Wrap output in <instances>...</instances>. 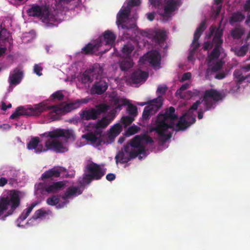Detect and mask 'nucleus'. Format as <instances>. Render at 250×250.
Masks as SVG:
<instances>
[{"label":"nucleus","mask_w":250,"mask_h":250,"mask_svg":"<svg viewBox=\"0 0 250 250\" xmlns=\"http://www.w3.org/2000/svg\"><path fill=\"white\" fill-rule=\"evenodd\" d=\"M142 143H145L146 144H152L154 143L153 139L149 136L146 134H141L140 135Z\"/></svg>","instance_id":"51"},{"label":"nucleus","mask_w":250,"mask_h":250,"mask_svg":"<svg viewBox=\"0 0 250 250\" xmlns=\"http://www.w3.org/2000/svg\"><path fill=\"white\" fill-rule=\"evenodd\" d=\"M133 62L131 57H121L119 61V66L122 71H126L133 66Z\"/></svg>","instance_id":"28"},{"label":"nucleus","mask_w":250,"mask_h":250,"mask_svg":"<svg viewBox=\"0 0 250 250\" xmlns=\"http://www.w3.org/2000/svg\"><path fill=\"white\" fill-rule=\"evenodd\" d=\"M129 145L130 147L134 148L142 149V147H143V150H145V147L141 141L140 135L135 136L131 140L130 145Z\"/></svg>","instance_id":"34"},{"label":"nucleus","mask_w":250,"mask_h":250,"mask_svg":"<svg viewBox=\"0 0 250 250\" xmlns=\"http://www.w3.org/2000/svg\"><path fill=\"white\" fill-rule=\"evenodd\" d=\"M167 89V86H159L157 90V92L161 94H164L166 92Z\"/></svg>","instance_id":"60"},{"label":"nucleus","mask_w":250,"mask_h":250,"mask_svg":"<svg viewBox=\"0 0 250 250\" xmlns=\"http://www.w3.org/2000/svg\"><path fill=\"white\" fill-rule=\"evenodd\" d=\"M150 103L151 104L145 106L142 114V119L143 121H147L149 119L150 116L154 114L162 106L163 100L161 96L153 99Z\"/></svg>","instance_id":"10"},{"label":"nucleus","mask_w":250,"mask_h":250,"mask_svg":"<svg viewBox=\"0 0 250 250\" xmlns=\"http://www.w3.org/2000/svg\"><path fill=\"white\" fill-rule=\"evenodd\" d=\"M101 46L100 43H89L86 45L83 49L82 51L85 54H93L99 50V48Z\"/></svg>","instance_id":"31"},{"label":"nucleus","mask_w":250,"mask_h":250,"mask_svg":"<svg viewBox=\"0 0 250 250\" xmlns=\"http://www.w3.org/2000/svg\"><path fill=\"white\" fill-rule=\"evenodd\" d=\"M27 13L29 16L36 17L45 23L49 22L52 19V15L46 6L32 4L27 10Z\"/></svg>","instance_id":"5"},{"label":"nucleus","mask_w":250,"mask_h":250,"mask_svg":"<svg viewBox=\"0 0 250 250\" xmlns=\"http://www.w3.org/2000/svg\"><path fill=\"white\" fill-rule=\"evenodd\" d=\"M79 102L74 101L63 105H49L46 102H41L42 113L47 110H51L49 112V117L52 121L58 120L60 116L69 112L72 110L79 108Z\"/></svg>","instance_id":"3"},{"label":"nucleus","mask_w":250,"mask_h":250,"mask_svg":"<svg viewBox=\"0 0 250 250\" xmlns=\"http://www.w3.org/2000/svg\"><path fill=\"white\" fill-rule=\"evenodd\" d=\"M61 171L59 169L56 168H51L47 171H45L42 175L41 178L42 180L52 178L53 177L57 178L60 176Z\"/></svg>","instance_id":"29"},{"label":"nucleus","mask_w":250,"mask_h":250,"mask_svg":"<svg viewBox=\"0 0 250 250\" xmlns=\"http://www.w3.org/2000/svg\"><path fill=\"white\" fill-rule=\"evenodd\" d=\"M129 144L125 145L123 148H122L121 151H119L115 156L116 163H118V160L121 164L127 163L130 161L129 157Z\"/></svg>","instance_id":"24"},{"label":"nucleus","mask_w":250,"mask_h":250,"mask_svg":"<svg viewBox=\"0 0 250 250\" xmlns=\"http://www.w3.org/2000/svg\"><path fill=\"white\" fill-rule=\"evenodd\" d=\"M47 150H48V149L46 147L44 148L42 145L38 144V146L36 147L35 152L37 153H40L42 151H46Z\"/></svg>","instance_id":"57"},{"label":"nucleus","mask_w":250,"mask_h":250,"mask_svg":"<svg viewBox=\"0 0 250 250\" xmlns=\"http://www.w3.org/2000/svg\"><path fill=\"white\" fill-rule=\"evenodd\" d=\"M140 129V128L136 125L129 126L126 131L125 134L127 136L133 135L137 133Z\"/></svg>","instance_id":"46"},{"label":"nucleus","mask_w":250,"mask_h":250,"mask_svg":"<svg viewBox=\"0 0 250 250\" xmlns=\"http://www.w3.org/2000/svg\"><path fill=\"white\" fill-rule=\"evenodd\" d=\"M45 134L52 139L61 137L66 139L74 138L73 131L71 129H57L45 133Z\"/></svg>","instance_id":"19"},{"label":"nucleus","mask_w":250,"mask_h":250,"mask_svg":"<svg viewBox=\"0 0 250 250\" xmlns=\"http://www.w3.org/2000/svg\"><path fill=\"white\" fill-rule=\"evenodd\" d=\"M116 39V35L110 30L105 31L103 37L100 38V45L102 43H105L106 45H112Z\"/></svg>","instance_id":"25"},{"label":"nucleus","mask_w":250,"mask_h":250,"mask_svg":"<svg viewBox=\"0 0 250 250\" xmlns=\"http://www.w3.org/2000/svg\"><path fill=\"white\" fill-rule=\"evenodd\" d=\"M249 44L246 42L241 47H236L233 50L235 55L238 57H243L246 55L249 48Z\"/></svg>","instance_id":"33"},{"label":"nucleus","mask_w":250,"mask_h":250,"mask_svg":"<svg viewBox=\"0 0 250 250\" xmlns=\"http://www.w3.org/2000/svg\"><path fill=\"white\" fill-rule=\"evenodd\" d=\"M82 193V191L81 190L80 188L78 187H70L66 190L64 194L61 196L62 198L64 200V201L59 204L57 208H63L65 205L69 203L67 200L73 197H76L78 195H80Z\"/></svg>","instance_id":"15"},{"label":"nucleus","mask_w":250,"mask_h":250,"mask_svg":"<svg viewBox=\"0 0 250 250\" xmlns=\"http://www.w3.org/2000/svg\"><path fill=\"white\" fill-rule=\"evenodd\" d=\"M134 118H135L131 116H124L121 119V122L125 127L130 125L134 121Z\"/></svg>","instance_id":"48"},{"label":"nucleus","mask_w":250,"mask_h":250,"mask_svg":"<svg viewBox=\"0 0 250 250\" xmlns=\"http://www.w3.org/2000/svg\"><path fill=\"white\" fill-rule=\"evenodd\" d=\"M131 11L129 6H126L123 9H121L117 15L116 23L119 24L124 23L126 20L128 19Z\"/></svg>","instance_id":"26"},{"label":"nucleus","mask_w":250,"mask_h":250,"mask_svg":"<svg viewBox=\"0 0 250 250\" xmlns=\"http://www.w3.org/2000/svg\"><path fill=\"white\" fill-rule=\"evenodd\" d=\"M134 49V46L130 42L125 44L121 50V57H131V54Z\"/></svg>","instance_id":"30"},{"label":"nucleus","mask_w":250,"mask_h":250,"mask_svg":"<svg viewBox=\"0 0 250 250\" xmlns=\"http://www.w3.org/2000/svg\"><path fill=\"white\" fill-rule=\"evenodd\" d=\"M139 61L143 63L147 62L153 67H159L160 65L161 55L157 51L153 50L142 57Z\"/></svg>","instance_id":"14"},{"label":"nucleus","mask_w":250,"mask_h":250,"mask_svg":"<svg viewBox=\"0 0 250 250\" xmlns=\"http://www.w3.org/2000/svg\"><path fill=\"white\" fill-rule=\"evenodd\" d=\"M245 16L241 12L238 11L233 13L230 18L229 22L232 24L237 22H241L244 20Z\"/></svg>","instance_id":"36"},{"label":"nucleus","mask_w":250,"mask_h":250,"mask_svg":"<svg viewBox=\"0 0 250 250\" xmlns=\"http://www.w3.org/2000/svg\"><path fill=\"white\" fill-rule=\"evenodd\" d=\"M141 4V0H129L126 6L132 7L139 6Z\"/></svg>","instance_id":"53"},{"label":"nucleus","mask_w":250,"mask_h":250,"mask_svg":"<svg viewBox=\"0 0 250 250\" xmlns=\"http://www.w3.org/2000/svg\"><path fill=\"white\" fill-rule=\"evenodd\" d=\"M210 36L213 35L212 43L214 44V47L211 52L210 57L211 59H218L220 55V52L222 49V44L223 42L222 36L223 34V29L220 28V26L216 27L214 25H211L209 27Z\"/></svg>","instance_id":"4"},{"label":"nucleus","mask_w":250,"mask_h":250,"mask_svg":"<svg viewBox=\"0 0 250 250\" xmlns=\"http://www.w3.org/2000/svg\"><path fill=\"white\" fill-rule=\"evenodd\" d=\"M145 150H143V148L142 147V149H137L136 150H135V148L132 147H130L129 146V157L130 158V161L132 159L136 158L139 154H143L145 153Z\"/></svg>","instance_id":"39"},{"label":"nucleus","mask_w":250,"mask_h":250,"mask_svg":"<svg viewBox=\"0 0 250 250\" xmlns=\"http://www.w3.org/2000/svg\"><path fill=\"white\" fill-rule=\"evenodd\" d=\"M202 101L198 100L196 102L193 104L190 107L189 110H196L198 108L199 105L202 103ZM190 111L186 113L183 115L181 117L177 122V123L175 125V129L177 130H184L187 127L191 125L194 124L196 121V119L195 117L192 116L190 115L189 113Z\"/></svg>","instance_id":"6"},{"label":"nucleus","mask_w":250,"mask_h":250,"mask_svg":"<svg viewBox=\"0 0 250 250\" xmlns=\"http://www.w3.org/2000/svg\"><path fill=\"white\" fill-rule=\"evenodd\" d=\"M165 32L162 30L156 31L154 33L153 40L158 43H163L166 40Z\"/></svg>","instance_id":"38"},{"label":"nucleus","mask_w":250,"mask_h":250,"mask_svg":"<svg viewBox=\"0 0 250 250\" xmlns=\"http://www.w3.org/2000/svg\"><path fill=\"white\" fill-rule=\"evenodd\" d=\"M20 192L17 190H8L0 196V219L5 221L20 206Z\"/></svg>","instance_id":"2"},{"label":"nucleus","mask_w":250,"mask_h":250,"mask_svg":"<svg viewBox=\"0 0 250 250\" xmlns=\"http://www.w3.org/2000/svg\"><path fill=\"white\" fill-rule=\"evenodd\" d=\"M181 4V0H167L164 8L163 16L166 17H171L172 13L177 10Z\"/></svg>","instance_id":"18"},{"label":"nucleus","mask_w":250,"mask_h":250,"mask_svg":"<svg viewBox=\"0 0 250 250\" xmlns=\"http://www.w3.org/2000/svg\"><path fill=\"white\" fill-rule=\"evenodd\" d=\"M85 171L88 172L93 179L96 180L101 179L105 174V172L100 165L93 162L86 165Z\"/></svg>","instance_id":"13"},{"label":"nucleus","mask_w":250,"mask_h":250,"mask_svg":"<svg viewBox=\"0 0 250 250\" xmlns=\"http://www.w3.org/2000/svg\"><path fill=\"white\" fill-rule=\"evenodd\" d=\"M244 33V30L241 28H235L231 31V36L234 39H239Z\"/></svg>","instance_id":"41"},{"label":"nucleus","mask_w":250,"mask_h":250,"mask_svg":"<svg viewBox=\"0 0 250 250\" xmlns=\"http://www.w3.org/2000/svg\"><path fill=\"white\" fill-rule=\"evenodd\" d=\"M23 72L19 68H16L10 74L8 81L10 85H17L19 84L22 78Z\"/></svg>","instance_id":"23"},{"label":"nucleus","mask_w":250,"mask_h":250,"mask_svg":"<svg viewBox=\"0 0 250 250\" xmlns=\"http://www.w3.org/2000/svg\"><path fill=\"white\" fill-rule=\"evenodd\" d=\"M40 143V139L38 137H34L31 139L28 143L27 147L29 150H33L36 149L38 144Z\"/></svg>","instance_id":"42"},{"label":"nucleus","mask_w":250,"mask_h":250,"mask_svg":"<svg viewBox=\"0 0 250 250\" xmlns=\"http://www.w3.org/2000/svg\"><path fill=\"white\" fill-rule=\"evenodd\" d=\"M102 69L98 64H94L91 68L86 70L80 76L81 82L83 84L91 83L95 75L102 74Z\"/></svg>","instance_id":"11"},{"label":"nucleus","mask_w":250,"mask_h":250,"mask_svg":"<svg viewBox=\"0 0 250 250\" xmlns=\"http://www.w3.org/2000/svg\"><path fill=\"white\" fill-rule=\"evenodd\" d=\"M119 26H120L123 29H126L127 30L135 29L137 26L136 24L134 22L129 23L128 22H126L125 21L124 23L119 24Z\"/></svg>","instance_id":"50"},{"label":"nucleus","mask_w":250,"mask_h":250,"mask_svg":"<svg viewBox=\"0 0 250 250\" xmlns=\"http://www.w3.org/2000/svg\"><path fill=\"white\" fill-rule=\"evenodd\" d=\"M8 183V180L5 177L0 178V187H3Z\"/></svg>","instance_id":"63"},{"label":"nucleus","mask_w":250,"mask_h":250,"mask_svg":"<svg viewBox=\"0 0 250 250\" xmlns=\"http://www.w3.org/2000/svg\"><path fill=\"white\" fill-rule=\"evenodd\" d=\"M42 70V66L38 64H35L34 66V72L39 76L42 75V73L41 72Z\"/></svg>","instance_id":"56"},{"label":"nucleus","mask_w":250,"mask_h":250,"mask_svg":"<svg viewBox=\"0 0 250 250\" xmlns=\"http://www.w3.org/2000/svg\"><path fill=\"white\" fill-rule=\"evenodd\" d=\"M148 76L147 72L139 69L132 73L130 80L133 83H143L146 80Z\"/></svg>","instance_id":"22"},{"label":"nucleus","mask_w":250,"mask_h":250,"mask_svg":"<svg viewBox=\"0 0 250 250\" xmlns=\"http://www.w3.org/2000/svg\"><path fill=\"white\" fill-rule=\"evenodd\" d=\"M48 214L46 210H44L42 208L38 209L36 210L34 215L32 216V218L34 220H37L38 219H42L46 216V215Z\"/></svg>","instance_id":"43"},{"label":"nucleus","mask_w":250,"mask_h":250,"mask_svg":"<svg viewBox=\"0 0 250 250\" xmlns=\"http://www.w3.org/2000/svg\"><path fill=\"white\" fill-rule=\"evenodd\" d=\"M191 77V74L190 72L185 73L182 77L181 81L184 82L189 80Z\"/></svg>","instance_id":"59"},{"label":"nucleus","mask_w":250,"mask_h":250,"mask_svg":"<svg viewBox=\"0 0 250 250\" xmlns=\"http://www.w3.org/2000/svg\"><path fill=\"white\" fill-rule=\"evenodd\" d=\"M112 119H108L106 117L102 118L101 120H99L95 125V129H100L104 128L107 127L108 125L110 123Z\"/></svg>","instance_id":"35"},{"label":"nucleus","mask_w":250,"mask_h":250,"mask_svg":"<svg viewBox=\"0 0 250 250\" xmlns=\"http://www.w3.org/2000/svg\"><path fill=\"white\" fill-rule=\"evenodd\" d=\"M103 131L100 129H95L94 132H88L83 135V138L92 144H95L97 146L105 144L102 139Z\"/></svg>","instance_id":"16"},{"label":"nucleus","mask_w":250,"mask_h":250,"mask_svg":"<svg viewBox=\"0 0 250 250\" xmlns=\"http://www.w3.org/2000/svg\"><path fill=\"white\" fill-rule=\"evenodd\" d=\"M222 99L221 94L214 89H210L205 91L202 102H204L205 111L213 108V104Z\"/></svg>","instance_id":"8"},{"label":"nucleus","mask_w":250,"mask_h":250,"mask_svg":"<svg viewBox=\"0 0 250 250\" xmlns=\"http://www.w3.org/2000/svg\"><path fill=\"white\" fill-rule=\"evenodd\" d=\"M233 75L237 84H241L250 76V74L246 76L243 75L242 70L238 69H236L234 71Z\"/></svg>","instance_id":"32"},{"label":"nucleus","mask_w":250,"mask_h":250,"mask_svg":"<svg viewBox=\"0 0 250 250\" xmlns=\"http://www.w3.org/2000/svg\"><path fill=\"white\" fill-rule=\"evenodd\" d=\"M56 4L58 6H62L64 4L72 3L74 5H77L79 3V0H55Z\"/></svg>","instance_id":"49"},{"label":"nucleus","mask_w":250,"mask_h":250,"mask_svg":"<svg viewBox=\"0 0 250 250\" xmlns=\"http://www.w3.org/2000/svg\"><path fill=\"white\" fill-rule=\"evenodd\" d=\"M175 108L170 106L164 113L161 112L157 116L154 123L149 128V131H155L160 140L165 142L171 137V133L166 134L169 128L174 129V121L178 119L177 115L174 114Z\"/></svg>","instance_id":"1"},{"label":"nucleus","mask_w":250,"mask_h":250,"mask_svg":"<svg viewBox=\"0 0 250 250\" xmlns=\"http://www.w3.org/2000/svg\"><path fill=\"white\" fill-rule=\"evenodd\" d=\"M189 86V84L188 83H185L181 85V86L179 88L176 92V95H179L181 98L185 99L186 98V96L185 94L183 92V91L187 89Z\"/></svg>","instance_id":"45"},{"label":"nucleus","mask_w":250,"mask_h":250,"mask_svg":"<svg viewBox=\"0 0 250 250\" xmlns=\"http://www.w3.org/2000/svg\"><path fill=\"white\" fill-rule=\"evenodd\" d=\"M94 179H93L92 176L89 174H84L83 175V183L85 184H89L92 180Z\"/></svg>","instance_id":"52"},{"label":"nucleus","mask_w":250,"mask_h":250,"mask_svg":"<svg viewBox=\"0 0 250 250\" xmlns=\"http://www.w3.org/2000/svg\"><path fill=\"white\" fill-rule=\"evenodd\" d=\"M121 97L118 95H114L112 97V101L113 102L114 105L116 107L117 106L120 104V100Z\"/></svg>","instance_id":"58"},{"label":"nucleus","mask_w":250,"mask_h":250,"mask_svg":"<svg viewBox=\"0 0 250 250\" xmlns=\"http://www.w3.org/2000/svg\"><path fill=\"white\" fill-rule=\"evenodd\" d=\"M226 76V74L225 73V72H220V73L216 74L215 75L214 78L216 79L222 80V79H224V78H225Z\"/></svg>","instance_id":"61"},{"label":"nucleus","mask_w":250,"mask_h":250,"mask_svg":"<svg viewBox=\"0 0 250 250\" xmlns=\"http://www.w3.org/2000/svg\"><path fill=\"white\" fill-rule=\"evenodd\" d=\"M222 67V64L221 62H217L211 67V72H215L220 70Z\"/></svg>","instance_id":"54"},{"label":"nucleus","mask_w":250,"mask_h":250,"mask_svg":"<svg viewBox=\"0 0 250 250\" xmlns=\"http://www.w3.org/2000/svg\"><path fill=\"white\" fill-rule=\"evenodd\" d=\"M45 146L48 150H52L56 152H63L66 150L62 143L56 139H48L46 141Z\"/></svg>","instance_id":"21"},{"label":"nucleus","mask_w":250,"mask_h":250,"mask_svg":"<svg viewBox=\"0 0 250 250\" xmlns=\"http://www.w3.org/2000/svg\"><path fill=\"white\" fill-rule=\"evenodd\" d=\"M126 109L127 113L132 117L135 118L138 114L137 108L136 106L128 104Z\"/></svg>","instance_id":"44"},{"label":"nucleus","mask_w":250,"mask_h":250,"mask_svg":"<svg viewBox=\"0 0 250 250\" xmlns=\"http://www.w3.org/2000/svg\"><path fill=\"white\" fill-rule=\"evenodd\" d=\"M108 86V83L105 79L101 78L95 82L91 87V92L92 94L102 95L106 91Z\"/></svg>","instance_id":"20"},{"label":"nucleus","mask_w":250,"mask_h":250,"mask_svg":"<svg viewBox=\"0 0 250 250\" xmlns=\"http://www.w3.org/2000/svg\"><path fill=\"white\" fill-rule=\"evenodd\" d=\"M122 129V125L119 123H117L110 128L108 133V138L110 142L114 141L115 138L121 133Z\"/></svg>","instance_id":"27"},{"label":"nucleus","mask_w":250,"mask_h":250,"mask_svg":"<svg viewBox=\"0 0 250 250\" xmlns=\"http://www.w3.org/2000/svg\"><path fill=\"white\" fill-rule=\"evenodd\" d=\"M108 109V106L105 104H100L96 108H91L87 110H82L80 116L82 120H95L97 119L102 113L106 112Z\"/></svg>","instance_id":"7"},{"label":"nucleus","mask_w":250,"mask_h":250,"mask_svg":"<svg viewBox=\"0 0 250 250\" xmlns=\"http://www.w3.org/2000/svg\"><path fill=\"white\" fill-rule=\"evenodd\" d=\"M41 103L35 104L34 107L24 109L22 106L18 107L16 111L10 116V119H16L21 116H38L42 113Z\"/></svg>","instance_id":"9"},{"label":"nucleus","mask_w":250,"mask_h":250,"mask_svg":"<svg viewBox=\"0 0 250 250\" xmlns=\"http://www.w3.org/2000/svg\"><path fill=\"white\" fill-rule=\"evenodd\" d=\"M37 205V203H32L30 206L24 209L18 218V221H23L27 218L32 211L33 208Z\"/></svg>","instance_id":"37"},{"label":"nucleus","mask_w":250,"mask_h":250,"mask_svg":"<svg viewBox=\"0 0 250 250\" xmlns=\"http://www.w3.org/2000/svg\"><path fill=\"white\" fill-rule=\"evenodd\" d=\"M206 22L205 21H204L201 22L199 26L196 28L194 34L193 40L190 50L191 54L192 53H194L197 49L200 46L198 40L206 28Z\"/></svg>","instance_id":"17"},{"label":"nucleus","mask_w":250,"mask_h":250,"mask_svg":"<svg viewBox=\"0 0 250 250\" xmlns=\"http://www.w3.org/2000/svg\"><path fill=\"white\" fill-rule=\"evenodd\" d=\"M65 185L63 181H59L47 185L43 183H40L37 185V189L42 193L46 192L48 193H56L58 192Z\"/></svg>","instance_id":"12"},{"label":"nucleus","mask_w":250,"mask_h":250,"mask_svg":"<svg viewBox=\"0 0 250 250\" xmlns=\"http://www.w3.org/2000/svg\"><path fill=\"white\" fill-rule=\"evenodd\" d=\"M212 44L213 43H211L209 42H205L203 47V49L205 51L208 50L212 46Z\"/></svg>","instance_id":"62"},{"label":"nucleus","mask_w":250,"mask_h":250,"mask_svg":"<svg viewBox=\"0 0 250 250\" xmlns=\"http://www.w3.org/2000/svg\"><path fill=\"white\" fill-rule=\"evenodd\" d=\"M129 104V101L126 99L120 98V104L116 106L117 109H120L123 105H126Z\"/></svg>","instance_id":"55"},{"label":"nucleus","mask_w":250,"mask_h":250,"mask_svg":"<svg viewBox=\"0 0 250 250\" xmlns=\"http://www.w3.org/2000/svg\"><path fill=\"white\" fill-rule=\"evenodd\" d=\"M60 196L59 195H54L49 197L46 200V203L50 206H58L60 204Z\"/></svg>","instance_id":"40"},{"label":"nucleus","mask_w":250,"mask_h":250,"mask_svg":"<svg viewBox=\"0 0 250 250\" xmlns=\"http://www.w3.org/2000/svg\"><path fill=\"white\" fill-rule=\"evenodd\" d=\"M244 9L245 11H250V0H247L244 6Z\"/></svg>","instance_id":"64"},{"label":"nucleus","mask_w":250,"mask_h":250,"mask_svg":"<svg viewBox=\"0 0 250 250\" xmlns=\"http://www.w3.org/2000/svg\"><path fill=\"white\" fill-rule=\"evenodd\" d=\"M64 95L61 91H57L56 92L53 93L49 98V100L52 101V100L62 101L63 99Z\"/></svg>","instance_id":"47"}]
</instances>
